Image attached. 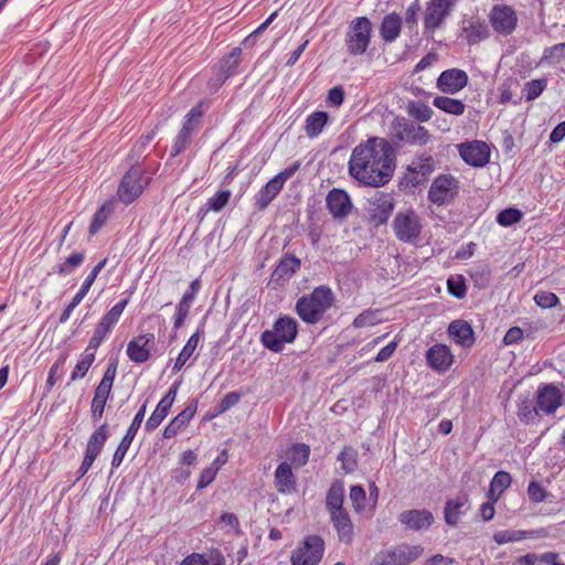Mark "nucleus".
Returning a JSON list of instances; mask_svg holds the SVG:
<instances>
[{
  "label": "nucleus",
  "instance_id": "f257e3e1",
  "mask_svg": "<svg viewBox=\"0 0 565 565\" xmlns=\"http://www.w3.org/2000/svg\"><path fill=\"white\" fill-rule=\"evenodd\" d=\"M396 156L390 141L371 137L356 145L351 152L348 171L351 178L364 186L381 188L395 172Z\"/></svg>",
  "mask_w": 565,
  "mask_h": 565
},
{
  "label": "nucleus",
  "instance_id": "f03ea898",
  "mask_svg": "<svg viewBox=\"0 0 565 565\" xmlns=\"http://www.w3.org/2000/svg\"><path fill=\"white\" fill-rule=\"evenodd\" d=\"M333 303L334 295L331 288L321 285L316 287L310 294L298 298L295 310L303 322L316 324L322 320L324 313Z\"/></svg>",
  "mask_w": 565,
  "mask_h": 565
},
{
  "label": "nucleus",
  "instance_id": "7ed1b4c3",
  "mask_svg": "<svg viewBox=\"0 0 565 565\" xmlns=\"http://www.w3.org/2000/svg\"><path fill=\"white\" fill-rule=\"evenodd\" d=\"M297 334V321L291 317L284 316L275 321L271 330H265L262 333L260 340L265 348L278 353L284 350L285 343L294 342Z\"/></svg>",
  "mask_w": 565,
  "mask_h": 565
},
{
  "label": "nucleus",
  "instance_id": "20e7f679",
  "mask_svg": "<svg viewBox=\"0 0 565 565\" xmlns=\"http://www.w3.org/2000/svg\"><path fill=\"white\" fill-rule=\"evenodd\" d=\"M423 553V546L403 543L381 550L373 556L369 565H409Z\"/></svg>",
  "mask_w": 565,
  "mask_h": 565
},
{
  "label": "nucleus",
  "instance_id": "39448f33",
  "mask_svg": "<svg viewBox=\"0 0 565 565\" xmlns=\"http://www.w3.org/2000/svg\"><path fill=\"white\" fill-rule=\"evenodd\" d=\"M372 35V23L366 17L354 18L345 33V46L350 55H362L366 52Z\"/></svg>",
  "mask_w": 565,
  "mask_h": 565
},
{
  "label": "nucleus",
  "instance_id": "423d86ee",
  "mask_svg": "<svg viewBox=\"0 0 565 565\" xmlns=\"http://www.w3.org/2000/svg\"><path fill=\"white\" fill-rule=\"evenodd\" d=\"M390 130L394 140L409 146L423 147L431 139V135L424 126L401 117L392 121Z\"/></svg>",
  "mask_w": 565,
  "mask_h": 565
},
{
  "label": "nucleus",
  "instance_id": "0eeeda50",
  "mask_svg": "<svg viewBox=\"0 0 565 565\" xmlns=\"http://www.w3.org/2000/svg\"><path fill=\"white\" fill-rule=\"evenodd\" d=\"M392 226L395 236L403 243H415L423 228L422 218L414 210L398 212Z\"/></svg>",
  "mask_w": 565,
  "mask_h": 565
},
{
  "label": "nucleus",
  "instance_id": "6e6552de",
  "mask_svg": "<svg viewBox=\"0 0 565 565\" xmlns=\"http://www.w3.org/2000/svg\"><path fill=\"white\" fill-rule=\"evenodd\" d=\"M324 541L319 535H309L291 554V565H318L323 556Z\"/></svg>",
  "mask_w": 565,
  "mask_h": 565
},
{
  "label": "nucleus",
  "instance_id": "1a4fd4ad",
  "mask_svg": "<svg viewBox=\"0 0 565 565\" xmlns=\"http://www.w3.org/2000/svg\"><path fill=\"white\" fill-rule=\"evenodd\" d=\"M459 194V181L451 174H440L431 183L428 200L436 205L450 204Z\"/></svg>",
  "mask_w": 565,
  "mask_h": 565
},
{
  "label": "nucleus",
  "instance_id": "9d476101",
  "mask_svg": "<svg viewBox=\"0 0 565 565\" xmlns=\"http://www.w3.org/2000/svg\"><path fill=\"white\" fill-rule=\"evenodd\" d=\"M488 18L493 31L503 36L511 35L518 26L516 12L508 4H494Z\"/></svg>",
  "mask_w": 565,
  "mask_h": 565
},
{
  "label": "nucleus",
  "instance_id": "9b49d317",
  "mask_svg": "<svg viewBox=\"0 0 565 565\" xmlns=\"http://www.w3.org/2000/svg\"><path fill=\"white\" fill-rule=\"evenodd\" d=\"M435 170V160L431 156L419 157L412 161L404 173L401 183L408 189L425 183Z\"/></svg>",
  "mask_w": 565,
  "mask_h": 565
},
{
  "label": "nucleus",
  "instance_id": "f8f14e48",
  "mask_svg": "<svg viewBox=\"0 0 565 565\" xmlns=\"http://www.w3.org/2000/svg\"><path fill=\"white\" fill-rule=\"evenodd\" d=\"M369 221L375 226L385 224L393 213L395 201L390 193L376 192L369 201Z\"/></svg>",
  "mask_w": 565,
  "mask_h": 565
},
{
  "label": "nucleus",
  "instance_id": "ddd939ff",
  "mask_svg": "<svg viewBox=\"0 0 565 565\" xmlns=\"http://www.w3.org/2000/svg\"><path fill=\"white\" fill-rule=\"evenodd\" d=\"M147 184L148 181L143 180L142 171L131 168L120 181L117 190L118 199L125 204H130L142 193Z\"/></svg>",
  "mask_w": 565,
  "mask_h": 565
},
{
  "label": "nucleus",
  "instance_id": "4468645a",
  "mask_svg": "<svg viewBox=\"0 0 565 565\" xmlns=\"http://www.w3.org/2000/svg\"><path fill=\"white\" fill-rule=\"evenodd\" d=\"M454 7L455 0H429L424 15L425 30L435 32L439 29Z\"/></svg>",
  "mask_w": 565,
  "mask_h": 565
},
{
  "label": "nucleus",
  "instance_id": "2eb2a0df",
  "mask_svg": "<svg viewBox=\"0 0 565 565\" xmlns=\"http://www.w3.org/2000/svg\"><path fill=\"white\" fill-rule=\"evenodd\" d=\"M461 159L469 166L481 168L490 161V148L480 140H473L459 146Z\"/></svg>",
  "mask_w": 565,
  "mask_h": 565
},
{
  "label": "nucleus",
  "instance_id": "dca6fc26",
  "mask_svg": "<svg viewBox=\"0 0 565 565\" xmlns=\"http://www.w3.org/2000/svg\"><path fill=\"white\" fill-rule=\"evenodd\" d=\"M146 407H147V405L143 404L140 407V409L137 412V414L135 415V417H134L130 426L128 427L125 436L122 437V439L120 440L117 449L115 450V454H114L113 460H111V467L113 468H118L121 465V462H122V460H124V458H125V456H126V454H127V451H128V449H129L134 438L136 437V434L138 433L141 424L143 422L145 414H146Z\"/></svg>",
  "mask_w": 565,
  "mask_h": 565
},
{
  "label": "nucleus",
  "instance_id": "f3484780",
  "mask_svg": "<svg viewBox=\"0 0 565 565\" xmlns=\"http://www.w3.org/2000/svg\"><path fill=\"white\" fill-rule=\"evenodd\" d=\"M326 205L329 213L335 220L347 218L353 207L351 199L347 191L337 188H333L327 194Z\"/></svg>",
  "mask_w": 565,
  "mask_h": 565
},
{
  "label": "nucleus",
  "instance_id": "a211bd4d",
  "mask_svg": "<svg viewBox=\"0 0 565 565\" xmlns=\"http://www.w3.org/2000/svg\"><path fill=\"white\" fill-rule=\"evenodd\" d=\"M461 36L469 45L477 44L490 36L488 24L479 17L463 18L461 21Z\"/></svg>",
  "mask_w": 565,
  "mask_h": 565
},
{
  "label": "nucleus",
  "instance_id": "6ab92c4d",
  "mask_svg": "<svg viewBox=\"0 0 565 565\" xmlns=\"http://www.w3.org/2000/svg\"><path fill=\"white\" fill-rule=\"evenodd\" d=\"M468 84V75L459 68H450L441 72L437 79V87L446 94H456Z\"/></svg>",
  "mask_w": 565,
  "mask_h": 565
},
{
  "label": "nucleus",
  "instance_id": "aec40b11",
  "mask_svg": "<svg viewBox=\"0 0 565 565\" xmlns=\"http://www.w3.org/2000/svg\"><path fill=\"white\" fill-rule=\"evenodd\" d=\"M426 362L435 371L445 372L454 363V355L448 345L437 343L426 351Z\"/></svg>",
  "mask_w": 565,
  "mask_h": 565
},
{
  "label": "nucleus",
  "instance_id": "412c9836",
  "mask_svg": "<svg viewBox=\"0 0 565 565\" xmlns=\"http://www.w3.org/2000/svg\"><path fill=\"white\" fill-rule=\"evenodd\" d=\"M434 520L433 513L426 509L406 510L398 515V521L406 529L413 531L427 530L434 523Z\"/></svg>",
  "mask_w": 565,
  "mask_h": 565
},
{
  "label": "nucleus",
  "instance_id": "4be33fe9",
  "mask_svg": "<svg viewBox=\"0 0 565 565\" xmlns=\"http://www.w3.org/2000/svg\"><path fill=\"white\" fill-rule=\"evenodd\" d=\"M562 404L561 391L553 384L541 386L536 395L537 408L546 414H553Z\"/></svg>",
  "mask_w": 565,
  "mask_h": 565
},
{
  "label": "nucleus",
  "instance_id": "5701e85b",
  "mask_svg": "<svg viewBox=\"0 0 565 565\" xmlns=\"http://www.w3.org/2000/svg\"><path fill=\"white\" fill-rule=\"evenodd\" d=\"M447 332L450 339L462 348H471L475 344V331L466 320L458 319L451 321Z\"/></svg>",
  "mask_w": 565,
  "mask_h": 565
},
{
  "label": "nucleus",
  "instance_id": "b1692460",
  "mask_svg": "<svg viewBox=\"0 0 565 565\" xmlns=\"http://www.w3.org/2000/svg\"><path fill=\"white\" fill-rule=\"evenodd\" d=\"M150 343H154V335L152 333L134 338L127 345V355L135 363H145L150 358Z\"/></svg>",
  "mask_w": 565,
  "mask_h": 565
},
{
  "label": "nucleus",
  "instance_id": "393cba45",
  "mask_svg": "<svg viewBox=\"0 0 565 565\" xmlns=\"http://www.w3.org/2000/svg\"><path fill=\"white\" fill-rule=\"evenodd\" d=\"M198 409V401L191 399L185 408L179 413L164 428L163 438L170 439L179 434L193 418Z\"/></svg>",
  "mask_w": 565,
  "mask_h": 565
},
{
  "label": "nucleus",
  "instance_id": "a878e982",
  "mask_svg": "<svg viewBox=\"0 0 565 565\" xmlns=\"http://www.w3.org/2000/svg\"><path fill=\"white\" fill-rule=\"evenodd\" d=\"M330 520L339 540L344 544H351L354 537V526L349 512L344 510L330 514Z\"/></svg>",
  "mask_w": 565,
  "mask_h": 565
},
{
  "label": "nucleus",
  "instance_id": "bb28decb",
  "mask_svg": "<svg viewBox=\"0 0 565 565\" xmlns=\"http://www.w3.org/2000/svg\"><path fill=\"white\" fill-rule=\"evenodd\" d=\"M301 266V262L294 254L286 253L281 256L279 263L271 274V278L276 281L288 280L294 276Z\"/></svg>",
  "mask_w": 565,
  "mask_h": 565
},
{
  "label": "nucleus",
  "instance_id": "cd10ccee",
  "mask_svg": "<svg viewBox=\"0 0 565 565\" xmlns=\"http://www.w3.org/2000/svg\"><path fill=\"white\" fill-rule=\"evenodd\" d=\"M275 486L277 491L282 494H289L296 491V477L288 462H281L276 468Z\"/></svg>",
  "mask_w": 565,
  "mask_h": 565
},
{
  "label": "nucleus",
  "instance_id": "c85d7f7f",
  "mask_svg": "<svg viewBox=\"0 0 565 565\" xmlns=\"http://www.w3.org/2000/svg\"><path fill=\"white\" fill-rule=\"evenodd\" d=\"M402 23V18L396 12L386 14L380 25L382 40L386 43L394 42L401 34Z\"/></svg>",
  "mask_w": 565,
  "mask_h": 565
},
{
  "label": "nucleus",
  "instance_id": "c756f323",
  "mask_svg": "<svg viewBox=\"0 0 565 565\" xmlns=\"http://www.w3.org/2000/svg\"><path fill=\"white\" fill-rule=\"evenodd\" d=\"M545 535L544 530H532V531H523V530H501L497 531L493 534V540L499 545L522 541L524 539H534L542 537Z\"/></svg>",
  "mask_w": 565,
  "mask_h": 565
},
{
  "label": "nucleus",
  "instance_id": "7c9ffc66",
  "mask_svg": "<svg viewBox=\"0 0 565 565\" xmlns=\"http://www.w3.org/2000/svg\"><path fill=\"white\" fill-rule=\"evenodd\" d=\"M344 484L341 480H335L330 486L326 495V508L329 514L344 511Z\"/></svg>",
  "mask_w": 565,
  "mask_h": 565
},
{
  "label": "nucleus",
  "instance_id": "2f4dec72",
  "mask_svg": "<svg viewBox=\"0 0 565 565\" xmlns=\"http://www.w3.org/2000/svg\"><path fill=\"white\" fill-rule=\"evenodd\" d=\"M108 436L109 426L108 424L104 423L89 436L85 452L97 458L104 445L106 444Z\"/></svg>",
  "mask_w": 565,
  "mask_h": 565
},
{
  "label": "nucleus",
  "instance_id": "473e14b6",
  "mask_svg": "<svg viewBox=\"0 0 565 565\" xmlns=\"http://www.w3.org/2000/svg\"><path fill=\"white\" fill-rule=\"evenodd\" d=\"M329 121V115L326 111L317 110L310 114L305 121V132L310 138H317Z\"/></svg>",
  "mask_w": 565,
  "mask_h": 565
},
{
  "label": "nucleus",
  "instance_id": "72a5a7b5",
  "mask_svg": "<svg viewBox=\"0 0 565 565\" xmlns=\"http://www.w3.org/2000/svg\"><path fill=\"white\" fill-rule=\"evenodd\" d=\"M281 189L282 184L280 183V180L276 179L275 177L269 180L256 195L257 209H266L269 203L278 195Z\"/></svg>",
  "mask_w": 565,
  "mask_h": 565
},
{
  "label": "nucleus",
  "instance_id": "f704fd0d",
  "mask_svg": "<svg viewBox=\"0 0 565 565\" xmlns=\"http://www.w3.org/2000/svg\"><path fill=\"white\" fill-rule=\"evenodd\" d=\"M242 49L234 47L232 51L223 56L218 63L217 70L223 73L225 77H231L236 74L237 66L241 63Z\"/></svg>",
  "mask_w": 565,
  "mask_h": 565
},
{
  "label": "nucleus",
  "instance_id": "c9c22d12",
  "mask_svg": "<svg viewBox=\"0 0 565 565\" xmlns=\"http://www.w3.org/2000/svg\"><path fill=\"white\" fill-rule=\"evenodd\" d=\"M433 105L438 109L455 116H460L466 110V105L460 99L447 96H437L433 100Z\"/></svg>",
  "mask_w": 565,
  "mask_h": 565
},
{
  "label": "nucleus",
  "instance_id": "e433bc0d",
  "mask_svg": "<svg viewBox=\"0 0 565 565\" xmlns=\"http://www.w3.org/2000/svg\"><path fill=\"white\" fill-rule=\"evenodd\" d=\"M202 333L203 332L201 330H198L189 338L188 342L185 343V345L183 347V349L181 350L175 360V363L172 369L173 372H179L186 363V361L191 358V355L193 354L194 350L199 344Z\"/></svg>",
  "mask_w": 565,
  "mask_h": 565
},
{
  "label": "nucleus",
  "instance_id": "4c0bfd02",
  "mask_svg": "<svg viewBox=\"0 0 565 565\" xmlns=\"http://www.w3.org/2000/svg\"><path fill=\"white\" fill-rule=\"evenodd\" d=\"M110 393L111 391L109 388L96 387L90 406L92 418L94 422H98L103 417Z\"/></svg>",
  "mask_w": 565,
  "mask_h": 565
},
{
  "label": "nucleus",
  "instance_id": "58836bf2",
  "mask_svg": "<svg viewBox=\"0 0 565 565\" xmlns=\"http://www.w3.org/2000/svg\"><path fill=\"white\" fill-rule=\"evenodd\" d=\"M565 61V43H558L550 47H545L540 60L542 65H557Z\"/></svg>",
  "mask_w": 565,
  "mask_h": 565
},
{
  "label": "nucleus",
  "instance_id": "ea45409f",
  "mask_svg": "<svg viewBox=\"0 0 565 565\" xmlns=\"http://www.w3.org/2000/svg\"><path fill=\"white\" fill-rule=\"evenodd\" d=\"M172 406L160 399L156 409L152 412L150 417L147 419L145 429L150 433L159 427L163 419L168 416Z\"/></svg>",
  "mask_w": 565,
  "mask_h": 565
},
{
  "label": "nucleus",
  "instance_id": "a19ab883",
  "mask_svg": "<svg viewBox=\"0 0 565 565\" xmlns=\"http://www.w3.org/2000/svg\"><path fill=\"white\" fill-rule=\"evenodd\" d=\"M310 456V447L306 444L299 443L295 444L288 450V459L290 461V466L302 467L308 462Z\"/></svg>",
  "mask_w": 565,
  "mask_h": 565
},
{
  "label": "nucleus",
  "instance_id": "79ce46f5",
  "mask_svg": "<svg viewBox=\"0 0 565 565\" xmlns=\"http://www.w3.org/2000/svg\"><path fill=\"white\" fill-rule=\"evenodd\" d=\"M350 500L352 503V507L356 513H364L369 511V501L366 499L365 490L362 486H352L350 488Z\"/></svg>",
  "mask_w": 565,
  "mask_h": 565
},
{
  "label": "nucleus",
  "instance_id": "37998d69",
  "mask_svg": "<svg viewBox=\"0 0 565 565\" xmlns=\"http://www.w3.org/2000/svg\"><path fill=\"white\" fill-rule=\"evenodd\" d=\"M465 505V501L457 500H448L445 505V522L450 526H456L459 522L460 515L462 513L461 509Z\"/></svg>",
  "mask_w": 565,
  "mask_h": 565
},
{
  "label": "nucleus",
  "instance_id": "c03bdc74",
  "mask_svg": "<svg viewBox=\"0 0 565 565\" xmlns=\"http://www.w3.org/2000/svg\"><path fill=\"white\" fill-rule=\"evenodd\" d=\"M128 301L129 300L126 298V299L119 301L118 303H116L110 310H108L103 316V318L100 319V321L98 323L102 324L103 327L107 328L108 330H111L113 327L118 322L122 311L125 310V308L128 305Z\"/></svg>",
  "mask_w": 565,
  "mask_h": 565
},
{
  "label": "nucleus",
  "instance_id": "a18cd8bd",
  "mask_svg": "<svg viewBox=\"0 0 565 565\" xmlns=\"http://www.w3.org/2000/svg\"><path fill=\"white\" fill-rule=\"evenodd\" d=\"M342 469L347 473L353 472L358 467V451L352 446H345L338 455Z\"/></svg>",
  "mask_w": 565,
  "mask_h": 565
},
{
  "label": "nucleus",
  "instance_id": "49530a36",
  "mask_svg": "<svg viewBox=\"0 0 565 565\" xmlns=\"http://www.w3.org/2000/svg\"><path fill=\"white\" fill-rule=\"evenodd\" d=\"M95 361V353L84 351L82 359L76 363L72 374H71V381L74 382L78 379H83L86 373L88 372L89 367Z\"/></svg>",
  "mask_w": 565,
  "mask_h": 565
},
{
  "label": "nucleus",
  "instance_id": "de8ad7c7",
  "mask_svg": "<svg viewBox=\"0 0 565 565\" xmlns=\"http://www.w3.org/2000/svg\"><path fill=\"white\" fill-rule=\"evenodd\" d=\"M511 482L512 478L509 472L503 470L498 471L491 480L489 492L491 494L497 492V498L494 499L497 500L499 495L510 487Z\"/></svg>",
  "mask_w": 565,
  "mask_h": 565
},
{
  "label": "nucleus",
  "instance_id": "09e8293b",
  "mask_svg": "<svg viewBox=\"0 0 565 565\" xmlns=\"http://www.w3.org/2000/svg\"><path fill=\"white\" fill-rule=\"evenodd\" d=\"M84 258L83 252L73 253L63 263L57 265L56 273L62 276L71 274L74 268L82 265Z\"/></svg>",
  "mask_w": 565,
  "mask_h": 565
},
{
  "label": "nucleus",
  "instance_id": "8fccbe9b",
  "mask_svg": "<svg viewBox=\"0 0 565 565\" xmlns=\"http://www.w3.org/2000/svg\"><path fill=\"white\" fill-rule=\"evenodd\" d=\"M380 310L366 309L361 312L352 322L354 328H364L377 324L380 319Z\"/></svg>",
  "mask_w": 565,
  "mask_h": 565
},
{
  "label": "nucleus",
  "instance_id": "3c124183",
  "mask_svg": "<svg viewBox=\"0 0 565 565\" xmlns=\"http://www.w3.org/2000/svg\"><path fill=\"white\" fill-rule=\"evenodd\" d=\"M407 113L418 121H428L433 116V109L428 105L415 102L409 103Z\"/></svg>",
  "mask_w": 565,
  "mask_h": 565
},
{
  "label": "nucleus",
  "instance_id": "603ef678",
  "mask_svg": "<svg viewBox=\"0 0 565 565\" xmlns=\"http://www.w3.org/2000/svg\"><path fill=\"white\" fill-rule=\"evenodd\" d=\"M447 288L448 292L458 299H462L467 295L466 281L461 275L449 277L447 280Z\"/></svg>",
  "mask_w": 565,
  "mask_h": 565
},
{
  "label": "nucleus",
  "instance_id": "864d4df0",
  "mask_svg": "<svg viewBox=\"0 0 565 565\" xmlns=\"http://www.w3.org/2000/svg\"><path fill=\"white\" fill-rule=\"evenodd\" d=\"M110 214V210L106 204L102 205L93 216L92 223L89 225V234L95 235L99 232V230L106 224Z\"/></svg>",
  "mask_w": 565,
  "mask_h": 565
},
{
  "label": "nucleus",
  "instance_id": "5fc2aeb1",
  "mask_svg": "<svg viewBox=\"0 0 565 565\" xmlns=\"http://www.w3.org/2000/svg\"><path fill=\"white\" fill-rule=\"evenodd\" d=\"M522 216H523V214L520 210L514 209V207H509V209L501 211L497 215V222L501 226H511V225L518 223L519 221H521Z\"/></svg>",
  "mask_w": 565,
  "mask_h": 565
},
{
  "label": "nucleus",
  "instance_id": "6e6d98bb",
  "mask_svg": "<svg viewBox=\"0 0 565 565\" xmlns=\"http://www.w3.org/2000/svg\"><path fill=\"white\" fill-rule=\"evenodd\" d=\"M230 198V190H221L215 195L209 199L206 205L209 210L220 212L227 205Z\"/></svg>",
  "mask_w": 565,
  "mask_h": 565
},
{
  "label": "nucleus",
  "instance_id": "4d7b16f0",
  "mask_svg": "<svg viewBox=\"0 0 565 565\" xmlns=\"http://www.w3.org/2000/svg\"><path fill=\"white\" fill-rule=\"evenodd\" d=\"M191 135H189L188 129H180L177 137L174 138L173 145L171 147V157H177L182 151L186 149V147L191 142Z\"/></svg>",
  "mask_w": 565,
  "mask_h": 565
},
{
  "label": "nucleus",
  "instance_id": "13d9d810",
  "mask_svg": "<svg viewBox=\"0 0 565 565\" xmlns=\"http://www.w3.org/2000/svg\"><path fill=\"white\" fill-rule=\"evenodd\" d=\"M547 81L545 78L532 79L525 85V98L526 100L536 99L545 89Z\"/></svg>",
  "mask_w": 565,
  "mask_h": 565
},
{
  "label": "nucleus",
  "instance_id": "bf43d9fd",
  "mask_svg": "<svg viewBox=\"0 0 565 565\" xmlns=\"http://www.w3.org/2000/svg\"><path fill=\"white\" fill-rule=\"evenodd\" d=\"M212 564H210L203 555L192 554L191 556H188L181 565H225L224 557L220 553L212 557Z\"/></svg>",
  "mask_w": 565,
  "mask_h": 565
},
{
  "label": "nucleus",
  "instance_id": "052dcab7",
  "mask_svg": "<svg viewBox=\"0 0 565 565\" xmlns=\"http://www.w3.org/2000/svg\"><path fill=\"white\" fill-rule=\"evenodd\" d=\"M518 416L522 422L530 423L534 422L539 416L537 408L532 404L531 401L525 399L519 405Z\"/></svg>",
  "mask_w": 565,
  "mask_h": 565
},
{
  "label": "nucleus",
  "instance_id": "680f3d73",
  "mask_svg": "<svg viewBox=\"0 0 565 565\" xmlns=\"http://www.w3.org/2000/svg\"><path fill=\"white\" fill-rule=\"evenodd\" d=\"M191 306H192V303L188 302L186 300L181 299L179 301V303L177 305L175 315L173 317V329L174 330L180 329L184 324V321L190 312Z\"/></svg>",
  "mask_w": 565,
  "mask_h": 565
},
{
  "label": "nucleus",
  "instance_id": "e2e57ef3",
  "mask_svg": "<svg viewBox=\"0 0 565 565\" xmlns=\"http://www.w3.org/2000/svg\"><path fill=\"white\" fill-rule=\"evenodd\" d=\"M109 332L110 330L97 323L94 333L89 340V343L85 350L88 352L93 351V353H95V351L98 349V347L102 344V342Z\"/></svg>",
  "mask_w": 565,
  "mask_h": 565
},
{
  "label": "nucleus",
  "instance_id": "0e129e2a",
  "mask_svg": "<svg viewBox=\"0 0 565 565\" xmlns=\"http://www.w3.org/2000/svg\"><path fill=\"white\" fill-rule=\"evenodd\" d=\"M535 303L544 309L553 308L558 305V297L551 291H540L534 296Z\"/></svg>",
  "mask_w": 565,
  "mask_h": 565
},
{
  "label": "nucleus",
  "instance_id": "69168bd1",
  "mask_svg": "<svg viewBox=\"0 0 565 565\" xmlns=\"http://www.w3.org/2000/svg\"><path fill=\"white\" fill-rule=\"evenodd\" d=\"M527 495L530 501L534 503L543 502L546 499V491L545 489L537 482V481H531L527 487Z\"/></svg>",
  "mask_w": 565,
  "mask_h": 565
},
{
  "label": "nucleus",
  "instance_id": "338daca9",
  "mask_svg": "<svg viewBox=\"0 0 565 565\" xmlns=\"http://www.w3.org/2000/svg\"><path fill=\"white\" fill-rule=\"evenodd\" d=\"M117 374V363L115 361L109 362L104 376L97 386L103 388H109L111 391L114 380Z\"/></svg>",
  "mask_w": 565,
  "mask_h": 565
},
{
  "label": "nucleus",
  "instance_id": "774afa93",
  "mask_svg": "<svg viewBox=\"0 0 565 565\" xmlns=\"http://www.w3.org/2000/svg\"><path fill=\"white\" fill-rule=\"evenodd\" d=\"M420 9L422 8L419 0H414L412 4L406 9L405 23L409 29L414 28L417 24L418 13Z\"/></svg>",
  "mask_w": 565,
  "mask_h": 565
}]
</instances>
